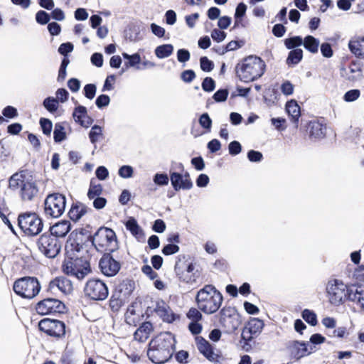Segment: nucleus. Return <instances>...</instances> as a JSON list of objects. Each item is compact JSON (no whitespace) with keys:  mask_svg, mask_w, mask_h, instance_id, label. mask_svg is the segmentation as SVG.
I'll use <instances>...</instances> for the list:
<instances>
[{"mask_svg":"<svg viewBox=\"0 0 364 364\" xmlns=\"http://www.w3.org/2000/svg\"><path fill=\"white\" fill-rule=\"evenodd\" d=\"M116 235L114 232L107 228H100L92 237L82 235L70 237L65 245V250H83L95 247L97 250L105 248L114 250Z\"/></svg>","mask_w":364,"mask_h":364,"instance_id":"1","label":"nucleus"},{"mask_svg":"<svg viewBox=\"0 0 364 364\" xmlns=\"http://www.w3.org/2000/svg\"><path fill=\"white\" fill-rule=\"evenodd\" d=\"M175 338L169 332L161 333L149 343L147 356L155 364H164L173 356L175 350Z\"/></svg>","mask_w":364,"mask_h":364,"instance_id":"2","label":"nucleus"},{"mask_svg":"<svg viewBox=\"0 0 364 364\" xmlns=\"http://www.w3.org/2000/svg\"><path fill=\"white\" fill-rule=\"evenodd\" d=\"M61 271L65 275L82 281L92 273L90 261L87 257L79 256L75 252H65Z\"/></svg>","mask_w":364,"mask_h":364,"instance_id":"3","label":"nucleus"},{"mask_svg":"<svg viewBox=\"0 0 364 364\" xmlns=\"http://www.w3.org/2000/svg\"><path fill=\"white\" fill-rule=\"evenodd\" d=\"M223 301L220 291L212 284H206L196 294V302L198 308L205 314L216 313Z\"/></svg>","mask_w":364,"mask_h":364,"instance_id":"4","label":"nucleus"},{"mask_svg":"<svg viewBox=\"0 0 364 364\" xmlns=\"http://www.w3.org/2000/svg\"><path fill=\"white\" fill-rule=\"evenodd\" d=\"M9 186L13 191L18 190L23 201L33 200L39 191L36 180L23 171L13 174L9 178Z\"/></svg>","mask_w":364,"mask_h":364,"instance_id":"5","label":"nucleus"},{"mask_svg":"<svg viewBox=\"0 0 364 364\" xmlns=\"http://www.w3.org/2000/svg\"><path fill=\"white\" fill-rule=\"evenodd\" d=\"M265 66L264 62L260 58L250 55L237 64L236 73L240 80L250 82L264 74Z\"/></svg>","mask_w":364,"mask_h":364,"instance_id":"6","label":"nucleus"},{"mask_svg":"<svg viewBox=\"0 0 364 364\" xmlns=\"http://www.w3.org/2000/svg\"><path fill=\"white\" fill-rule=\"evenodd\" d=\"M194 259L180 255L176 262L174 270L178 279L184 283L193 284L198 282H202L203 271L202 269H195Z\"/></svg>","mask_w":364,"mask_h":364,"instance_id":"7","label":"nucleus"},{"mask_svg":"<svg viewBox=\"0 0 364 364\" xmlns=\"http://www.w3.org/2000/svg\"><path fill=\"white\" fill-rule=\"evenodd\" d=\"M352 291L350 286L338 279L329 280L326 287L328 301L335 306H339L349 301Z\"/></svg>","mask_w":364,"mask_h":364,"instance_id":"8","label":"nucleus"},{"mask_svg":"<svg viewBox=\"0 0 364 364\" xmlns=\"http://www.w3.org/2000/svg\"><path fill=\"white\" fill-rule=\"evenodd\" d=\"M14 291L25 299L34 298L41 290V285L36 277H24L16 279L13 285Z\"/></svg>","mask_w":364,"mask_h":364,"instance_id":"9","label":"nucleus"},{"mask_svg":"<svg viewBox=\"0 0 364 364\" xmlns=\"http://www.w3.org/2000/svg\"><path fill=\"white\" fill-rule=\"evenodd\" d=\"M38 328L48 336L57 341L65 338L66 325L62 321L45 318L38 322Z\"/></svg>","mask_w":364,"mask_h":364,"instance_id":"10","label":"nucleus"},{"mask_svg":"<svg viewBox=\"0 0 364 364\" xmlns=\"http://www.w3.org/2000/svg\"><path fill=\"white\" fill-rule=\"evenodd\" d=\"M18 225L21 230L28 236L40 233L43 229L41 219L34 213H26L18 215Z\"/></svg>","mask_w":364,"mask_h":364,"instance_id":"11","label":"nucleus"},{"mask_svg":"<svg viewBox=\"0 0 364 364\" xmlns=\"http://www.w3.org/2000/svg\"><path fill=\"white\" fill-rule=\"evenodd\" d=\"M85 295L94 301H103L109 294L106 284L98 279H90L84 287Z\"/></svg>","mask_w":364,"mask_h":364,"instance_id":"12","label":"nucleus"},{"mask_svg":"<svg viewBox=\"0 0 364 364\" xmlns=\"http://www.w3.org/2000/svg\"><path fill=\"white\" fill-rule=\"evenodd\" d=\"M65 196L60 193L50 194L45 200V213L51 218H58L65 212Z\"/></svg>","mask_w":364,"mask_h":364,"instance_id":"13","label":"nucleus"},{"mask_svg":"<svg viewBox=\"0 0 364 364\" xmlns=\"http://www.w3.org/2000/svg\"><path fill=\"white\" fill-rule=\"evenodd\" d=\"M65 309L61 301L53 298L44 299L36 305V311L41 315L63 314Z\"/></svg>","mask_w":364,"mask_h":364,"instance_id":"14","label":"nucleus"},{"mask_svg":"<svg viewBox=\"0 0 364 364\" xmlns=\"http://www.w3.org/2000/svg\"><path fill=\"white\" fill-rule=\"evenodd\" d=\"M219 321L228 332H234L238 327L237 309L231 306H223L219 312Z\"/></svg>","mask_w":364,"mask_h":364,"instance_id":"15","label":"nucleus"},{"mask_svg":"<svg viewBox=\"0 0 364 364\" xmlns=\"http://www.w3.org/2000/svg\"><path fill=\"white\" fill-rule=\"evenodd\" d=\"M111 252H105L99 261L100 272L107 277L115 276L121 269L120 262L113 258Z\"/></svg>","mask_w":364,"mask_h":364,"instance_id":"16","label":"nucleus"},{"mask_svg":"<svg viewBox=\"0 0 364 364\" xmlns=\"http://www.w3.org/2000/svg\"><path fill=\"white\" fill-rule=\"evenodd\" d=\"M264 325L262 319L252 318L242 331V341H252L254 336H257L262 331Z\"/></svg>","mask_w":364,"mask_h":364,"instance_id":"17","label":"nucleus"},{"mask_svg":"<svg viewBox=\"0 0 364 364\" xmlns=\"http://www.w3.org/2000/svg\"><path fill=\"white\" fill-rule=\"evenodd\" d=\"M196 343L199 352L208 360L212 362H219L221 355L215 353L212 345L202 336L196 337Z\"/></svg>","mask_w":364,"mask_h":364,"instance_id":"18","label":"nucleus"},{"mask_svg":"<svg viewBox=\"0 0 364 364\" xmlns=\"http://www.w3.org/2000/svg\"><path fill=\"white\" fill-rule=\"evenodd\" d=\"M289 350L291 357L298 360L311 353L313 348L309 346V343L294 341L289 344Z\"/></svg>","mask_w":364,"mask_h":364,"instance_id":"19","label":"nucleus"},{"mask_svg":"<svg viewBox=\"0 0 364 364\" xmlns=\"http://www.w3.org/2000/svg\"><path fill=\"white\" fill-rule=\"evenodd\" d=\"M154 312L165 322L173 323L176 320L180 319V316L173 313L168 305L164 301L156 303L154 308Z\"/></svg>","mask_w":364,"mask_h":364,"instance_id":"20","label":"nucleus"},{"mask_svg":"<svg viewBox=\"0 0 364 364\" xmlns=\"http://www.w3.org/2000/svg\"><path fill=\"white\" fill-rule=\"evenodd\" d=\"M170 179L175 191L180 189L188 190L193 186V183L188 173L181 175V173L173 172L170 175Z\"/></svg>","mask_w":364,"mask_h":364,"instance_id":"21","label":"nucleus"},{"mask_svg":"<svg viewBox=\"0 0 364 364\" xmlns=\"http://www.w3.org/2000/svg\"><path fill=\"white\" fill-rule=\"evenodd\" d=\"M38 246L40 250H60L61 245L56 236L50 235H42L38 241Z\"/></svg>","mask_w":364,"mask_h":364,"instance_id":"22","label":"nucleus"},{"mask_svg":"<svg viewBox=\"0 0 364 364\" xmlns=\"http://www.w3.org/2000/svg\"><path fill=\"white\" fill-rule=\"evenodd\" d=\"M50 290L57 288L65 294H70L73 290L72 282L65 276L57 277L49 283Z\"/></svg>","mask_w":364,"mask_h":364,"instance_id":"23","label":"nucleus"},{"mask_svg":"<svg viewBox=\"0 0 364 364\" xmlns=\"http://www.w3.org/2000/svg\"><path fill=\"white\" fill-rule=\"evenodd\" d=\"M141 306V302L134 301L128 306L125 314L126 321L128 323H133L136 326V320H138L140 316H143Z\"/></svg>","mask_w":364,"mask_h":364,"instance_id":"24","label":"nucleus"},{"mask_svg":"<svg viewBox=\"0 0 364 364\" xmlns=\"http://www.w3.org/2000/svg\"><path fill=\"white\" fill-rule=\"evenodd\" d=\"M73 117L76 122L85 127H88L92 123V119L87 115V109L84 106L77 107L73 113Z\"/></svg>","mask_w":364,"mask_h":364,"instance_id":"25","label":"nucleus"},{"mask_svg":"<svg viewBox=\"0 0 364 364\" xmlns=\"http://www.w3.org/2000/svg\"><path fill=\"white\" fill-rule=\"evenodd\" d=\"M154 328L151 322L145 321L136 329L134 333V338L139 342H145L150 336Z\"/></svg>","mask_w":364,"mask_h":364,"instance_id":"26","label":"nucleus"},{"mask_svg":"<svg viewBox=\"0 0 364 364\" xmlns=\"http://www.w3.org/2000/svg\"><path fill=\"white\" fill-rule=\"evenodd\" d=\"M348 46L355 55L364 58V37L356 36L353 38L350 41Z\"/></svg>","mask_w":364,"mask_h":364,"instance_id":"27","label":"nucleus"},{"mask_svg":"<svg viewBox=\"0 0 364 364\" xmlns=\"http://www.w3.org/2000/svg\"><path fill=\"white\" fill-rule=\"evenodd\" d=\"M346 73V77L348 80L355 82L360 80L363 77V66L360 63H352Z\"/></svg>","mask_w":364,"mask_h":364,"instance_id":"28","label":"nucleus"},{"mask_svg":"<svg viewBox=\"0 0 364 364\" xmlns=\"http://www.w3.org/2000/svg\"><path fill=\"white\" fill-rule=\"evenodd\" d=\"M126 228L139 241L144 240V234L143 230L134 218H131L127 221Z\"/></svg>","mask_w":364,"mask_h":364,"instance_id":"29","label":"nucleus"},{"mask_svg":"<svg viewBox=\"0 0 364 364\" xmlns=\"http://www.w3.org/2000/svg\"><path fill=\"white\" fill-rule=\"evenodd\" d=\"M87 211V208L82 203L73 204L68 213L70 218L73 221L79 220Z\"/></svg>","mask_w":364,"mask_h":364,"instance_id":"30","label":"nucleus"},{"mask_svg":"<svg viewBox=\"0 0 364 364\" xmlns=\"http://www.w3.org/2000/svg\"><path fill=\"white\" fill-rule=\"evenodd\" d=\"M286 111L293 122L296 123L299 121L301 115L300 107L295 100H292L287 103Z\"/></svg>","mask_w":364,"mask_h":364,"instance_id":"31","label":"nucleus"},{"mask_svg":"<svg viewBox=\"0 0 364 364\" xmlns=\"http://www.w3.org/2000/svg\"><path fill=\"white\" fill-rule=\"evenodd\" d=\"M70 231V223L68 221H62L56 223L50 228V232L58 237H64Z\"/></svg>","mask_w":364,"mask_h":364,"instance_id":"32","label":"nucleus"},{"mask_svg":"<svg viewBox=\"0 0 364 364\" xmlns=\"http://www.w3.org/2000/svg\"><path fill=\"white\" fill-rule=\"evenodd\" d=\"M310 136L315 139H321L326 135V127L318 122H311L310 124Z\"/></svg>","mask_w":364,"mask_h":364,"instance_id":"33","label":"nucleus"},{"mask_svg":"<svg viewBox=\"0 0 364 364\" xmlns=\"http://www.w3.org/2000/svg\"><path fill=\"white\" fill-rule=\"evenodd\" d=\"M319 41L312 36H307L303 40L304 48L312 53H316L318 50Z\"/></svg>","mask_w":364,"mask_h":364,"instance_id":"34","label":"nucleus"},{"mask_svg":"<svg viewBox=\"0 0 364 364\" xmlns=\"http://www.w3.org/2000/svg\"><path fill=\"white\" fill-rule=\"evenodd\" d=\"M173 51V47L171 44H164L156 47L155 54L159 58H165L170 56Z\"/></svg>","mask_w":364,"mask_h":364,"instance_id":"35","label":"nucleus"},{"mask_svg":"<svg viewBox=\"0 0 364 364\" xmlns=\"http://www.w3.org/2000/svg\"><path fill=\"white\" fill-rule=\"evenodd\" d=\"M120 293L124 295H130L135 288V283L132 279H124L118 286Z\"/></svg>","mask_w":364,"mask_h":364,"instance_id":"36","label":"nucleus"},{"mask_svg":"<svg viewBox=\"0 0 364 364\" xmlns=\"http://www.w3.org/2000/svg\"><path fill=\"white\" fill-rule=\"evenodd\" d=\"M303 57V51L300 48H296L292 50H291L289 53L288 58L287 59V63L288 65L293 64L296 65L298 64Z\"/></svg>","mask_w":364,"mask_h":364,"instance_id":"37","label":"nucleus"},{"mask_svg":"<svg viewBox=\"0 0 364 364\" xmlns=\"http://www.w3.org/2000/svg\"><path fill=\"white\" fill-rule=\"evenodd\" d=\"M349 301L355 303L364 311V291H352Z\"/></svg>","mask_w":364,"mask_h":364,"instance_id":"38","label":"nucleus"},{"mask_svg":"<svg viewBox=\"0 0 364 364\" xmlns=\"http://www.w3.org/2000/svg\"><path fill=\"white\" fill-rule=\"evenodd\" d=\"M302 318L311 326H315L318 323L316 314L311 310L304 309L301 313Z\"/></svg>","mask_w":364,"mask_h":364,"instance_id":"39","label":"nucleus"},{"mask_svg":"<svg viewBox=\"0 0 364 364\" xmlns=\"http://www.w3.org/2000/svg\"><path fill=\"white\" fill-rule=\"evenodd\" d=\"M44 107L50 112H55L58 108V100L52 97H48L43 100Z\"/></svg>","mask_w":364,"mask_h":364,"instance_id":"40","label":"nucleus"},{"mask_svg":"<svg viewBox=\"0 0 364 364\" xmlns=\"http://www.w3.org/2000/svg\"><path fill=\"white\" fill-rule=\"evenodd\" d=\"M123 300L119 296L112 294L109 301V306L113 312H117L123 305Z\"/></svg>","mask_w":364,"mask_h":364,"instance_id":"41","label":"nucleus"},{"mask_svg":"<svg viewBox=\"0 0 364 364\" xmlns=\"http://www.w3.org/2000/svg\"><path fill=\"white\" fill-rule=\"evenodd\" d=\"M63 126L60 124H55L53 132L54 140L55 142H60L65 139V132Z\"/></svg>","mask_w":364,"mask_h":364,"instance_id":"42","label":"nucleus"},{"mask_svg":"<svg viewBox=\"0 0 364 364\" xmlns=\"http://www.w3.org/2000/svg\"><path fill=\"white\" fill-rule=\"evenodd\" d=\"M303 39L300 36H294L292 38H287L284 41V45L288 49H293L296 47L301 46Z\"/></svg>","mask_w":364,"mask_h":364,"instance_id":"43","label":"nucleus"},{"mask_svg":"<svg viewBox=\"0 0 364 364\" xmlns=\"http://www.w3.org/2000/svg\"><path fill=\"white\" fill-rule=\"evenodd\" d=\"M200 311L198 308L191 307L187 312L186 316L188 319L191 320V321H200L203 318V315Z\"/></svg>","mask_w":364,"mask_h":364,"instance_id":"44","label":"nucleus"},{"mask_svg":"<svg viewBox=\"0 0 364 364\" xmlns=\"http://www.w3.org/2000/svg\"><path fill=\"white\" fill-rule=\"evenodd\" d=\"M102 134V128L100 126L95 125L92 127L89 134V137L92 143H95L99 140L100 136Z\"/></svg>","mask_w":364,"mask_h":364,"instance_id":"45","label":"nucleus"},{"mask_svg":"<svg viewBox=\"0 0 364 364\" xmlns=\"http://www.w3.org/2000/svg\"><path fill=\"white\" fill-rule=\"evenodd\" d=\"M118 173L123 178H129L133 176L134 168L131 166L124 165L119 168Z\"/></svg>","mask_w":364,"mask_h":364,"instance_id":"46","label":"nucleus"},{"mask_svg":"<svg viewBox=\"0 0 364 364\" xmlns=\"http://www.w3.org/2000/svg\"><path fill=\"white\" fill-rule=\"evenodd\" d=\"M102 192V188L101 185L91 184L87 193V196L90 199H94L95 198L99 197Z\"/></svg>","mask_w":364,"mask_h":364,"instance_id":"47","label":"nucleus"},{"mask_svg":"<svg viewBox=\"0 0 364 364\" xmlns=\"http://www.w3.org/2000/svg\"><path fill=\"white\" fill-rule=\"evenodd\" d=\"M199 124L203 128L210 131V128L212 126V119L210 118L208 113H203L199 118Z\"/></svg>","mask_w":364,"mask_h":364,"instance_id":"48","label":"nucleus"},{"mask_svg":"<svg viewBox=\"0 0 364 364\" xmlns=\"http://www.w3.org/2000/svg\"><path fill=\"white\" fill-rule=\"evenodd\" d=\"M200 68L205 72H210L214 68L213 63L205 56L200 58Z\"/></svg>","mask_w":364,"mask_h":364,"instance_id":"49","label":"nucleus"},{"mask_svg":"<svg viewBox=\"0 0 364 364\" xmlns=\"http://www.w3.org/2000/svg\"><path fill=\"white\" fill-rule=\"evenodd\" d=\"M97 87L94 84H87L84 87L85 96L89 99L92 100L96 93Z\"/></svg>","mask_w":364,"mask_h":364,"instance_id":"50","label":"nucleus"},{"mask_svg":"<svg viewBox=\"0 0 364 364\" xmlns=\"http://www.w3.org/2000/svg\"><path fill=\"white\" fill-rule=\"evenodd\" d=\"M154 183L159 186H166L168 183V177L165 173H156L153 179Z\"/></svg>","mask_w":364,"mask_h":364,"instance_id":"51","label":"nucleus"},{"mask_svg":"<svg viewBox=\"0 0 364 364\" xmlns=\"http://www.w3.org/2000/svg\"><path fill=\"white\" fill-rule=\"evenodd\" d=\"M215 87V81L211 77H205L202 82V88L205 92H212Z\"/></svg>","mask_w":364,"mask_h":364,"instance_id":"52","label":"nucleus"},{"mask_svg":"<svg viewBox=\"0 0 364 364\" xmlns=\"http://www.w3.org/2000/svg\"><path fill=\"white\" fill-rule=\"evenodd\" d=\"M349 331L345 326H340L334 329L333 331V336L338 338H347L349 335Z\"/></svg>","mask_w":364,"mask_h":364,"instance_id":"53","label":"nucleus"},{"mask_svg":"<svg viewBox=\"0 0 364 364\" xmlns=\"http://www.w3.org/2000/svg\"><path fill=\"white\" fill-rule=\"evenodd\" d=\"M69 63L70 61L67 58L63 60L58 72V80L63 81L65 80L66 77V68Z\"/></svg>","mask_w":364,"mask_h":364,"instance_id":"54","label":"nucleus"},{"mask_svg":"<svg viewBox=\"0 0 364 364\" xmlns=\"http://www.w3.org/2000/svg\"><path fill=\"white\" fill-rule=\"evenodd\" d=\"M360 95L358 90H351L344 95L343 99L346 102H353L360 97Z\"/></svg>","mask_w":364,"mask_h":364,"instance_id":"55","label":"nucleus"},{"mask_svg":"<svg viewBox=\"0 0 364 364\" xmlns=\"http://www.w3.org/2000/svg\"><path fill=\"white\" fill-rule=\"evenodd\" d=\"M36 19L38 23L44 25L50 21V16L44 11H39L36 15Z\"/></svg>","mask_w":364,"mask_h":364,"instance_id":"56","label":"nucleus"},{"mask_svg":"<svg viewBox=\"0 0 364 364\" xmlns=\"http://www.w3.org/2000/svg\"><path fill=\"white\" fill-rule=\"evenodd\" d=\"M188 330L193 335L197 336L201 333L203 326L199 321H191L188 324Z\"/></svg>","mask_w":364,"mask_h":364,"instance_id":"57","label":"nucleus"},{"mask_svg":"<svg viewBox=\"0 0 364 364\" xmlns=\"http://www.w3.org/2000/svg\"><path fill=\"white\" fill-rule=\"evenodd\" d=\"M40 124L41 126L43 132L46 135H49L53 127L52 122L49 119L42 118L40 120Z\"/></svg>","mask_w":364,"mask_h":364,"instance_id":"58","label":"nucleus"},{"mask_svg":"<svg viewBox=\"0 0 364 364\" xmlns=\"http://www.w3.org/2000/svg\"><path fill=\"white\" fill-rule=\"evenodd\" d=\"M56 100L62 103L65 102L69 97L68 92L64 88H59L55 92Z\"/></svg>","mask_w":364,"mask_h":364,"instance_id":"59","label":"nucleus"},{"mask_svg":"<svg viewBox=\"0 0 364 364\" xmlns=\"http://www.w3.org/2000/svg\"><path fill=\"white\" fill-rule=\"evenodd\" d=\"M110 98L108 95H101L97 97L95 104L98 108H102L109 104Z\"/></svg>","mask_w":364,"mask_h":364,"instance_id":"60","label":"nucleus"},{"mask_svg":"<svg viewBox=\"0 0 364 364\" xmlns=\"http://www.w3.org/2000/svg\"><path fill=\"white\" fill-rule=\"evenodd\" d=\"M281 91L284 95H291L294 92V85L291 82L287 80L281 85Z\"/></svg>","mask_w":364,"mask_h":364,"instance_id":"61","label":"nucleus"},{"mask_svg":"<svg viewBox=\"0 0 364 364\" xmlns=\"http://www.w3.org/2000/svg\"><path fill=\"white\" fill-rule=\"evenodd\" d=\"M229 153L231 155H237L241 152L242 147L240 144L237 141H233L228 146Z\"/></svg>","mask_w":364,"mask_h":364,"instance_id":"62","label":"nucleus"},{"mask_svg":"<svg viewBox=\"0 0 364 364\" xmlns=\"http://www.w3.org/2000/svg\"><path fill=\"white\" fill-rule=\"evenodd\" d=\"M189 353L186 350H181L175 355L176 360L180 363H187Z\"/></svg>","mask_w":364,"mask_h":364,"instance_id":"63","label":"nucleus"},{"mask_svg":"<svg viewBox=\"0 0 364 364\" xmlns=\"http://www.w3.org/2000/svg\"><path fill=\"white\" fill-rule=\"evenodd\" d=\"M354 277L360 286L364 285V266L359 267L355 271Z\"/></svg>","mask_w":364,"mask_h":364,"instance_id":"64","label":"nucleus"}]
</instances>
